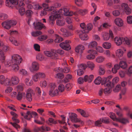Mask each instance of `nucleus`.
Returning a JSON list of instances; mask_svg holds the SVG:
<instances>
[{"label": "nucleus", "mask_w": 132, "mask_h": 132, "mask_svg": "<svg viewBox=\"0 0 132 132\" xmlns=\"http://www.w3.org/2000/svg\"><path fill=\"white\" fill-rule=\"evenodd\" d=\"M116 121L119 122L124 125H125L129 122L128 119L124 117L118 118V119H116Z\"/></svg>", "instance_id": "nucleus-17"}, {"label": "nucleus", "mask_w": 132, "mask_h": 132, "mask_svg": "<svg viewBox=\"0 0 132 132\" xmlns=\"http://www.w3.org/2000/svg\"><path fill=\"white\" fill-rule=\"evenodd\" d=\"M101 35L104 40H107L110 38L108 33L106 32H102L101 34Z\"/></svg>", "instance_id": "nucleus-20"}, {"label": "nucleus", "mask_w": 132, "mask_h": 132, "mask_svg": "<svg viewBox=\"0 0 132 132\" xmlns=\"http://www.w3.org/2000/svg\"><path fill=\"white\" fill-rule=\"evenodd\" d=\"M3 84H4L5 86H10L11 85V81L8 78H6L3 81Z\"/></svg>", "instance_id": "nucleus-33"}, {"label": "nucleus", "mask_w": 132, "mask_h": 132, "mask_svg": "<svg viewBox=\"0 0 132 132\" xmlns=\"http://www.w3.org/2000/svg\"><path fill=\"white\" fill-rule=\"evenodd\" d=\"M105 72L104 67L102 65H100L99 66L98 70V73L100 75H102L104 74Z\"/></svg>", "instance_id": "nucleus-26"}, {"label": "nucleus", "mask_w": 132, "mask_h": 132, "mask_svg": "<svg viewBox=\"0 0 132 132\" xmlns=\"http://www.w3.org/2000/svg\"><path fill=\"white\" fill-rule=\"evenodd\" d=\"M19 12L21 15H23L24 14L25 12V10L24 8L23 7H21L19 9Z\"/></svg>", "instance_id": "nucleus-55"}, {"label": "nucleus", "mask_w": 132, "mask_h": 132, "mask_svg": "<svg viewBox=\"0 0 132 132\" xmlns=\"http://www.w3.org/2000/svg\"><path fill=\"white\" fill-rule=\"evenodd\" d=\"M102 46L103 48L105 49H108L111 48V45L110 43L107 42H105L103 44Z\"/></svg>", "instance_id": "nucleus-32"}, {"label": "nucleus", "mask_w": 132, "mask_h": 132, "mask_svg": "<svg viewBox=\"0 0 132 132\" xmlns=\"http://www.w3.org/2000/svg\"><path fill=\"white\" fill-rule=\"evenodd\" d=\"M23 97L22 93L18 92L16 96V99L18 100H21Z\"/></svg>", "instance_id": "nucleus-44"}, {"label": "nucleus", "mask_w": 132, "mask_h": 132, "mask_svg": "<svg viewBox=\"0 0 132 132\" xmlns=\"http://www.w3.org/2000/svg\"><path fill=\"white\" fill-rule=\"evenodd\" d=\"M11 84L14 85L18 84L19 82V79L18 77L15 76H13L10 80Z\"/></svg>", "instance_id": "nucleus-14"}, {"label": "nucleus", "mask_w": 132, "mask_h": 132, "mask_svg": "<svg viewBox=\"0 0 132 132\" xmlns=\"http://www.w3.org/2000/svg\"><path fill=\"white\" fill-rule=\"evenodd\" d=\"M36 92L37 93V95H41V90L40 88L39 87H37L35 89Z\"/></svg>", "instance_id": "nucleus-62"}, {"label": "nucleus", "mask_w": 132, "mask_h": 132, "mask_svg": "<svg viewBox=\"0 0 132 132\" xmlns=\"http://www.w3.org/2000/svg\"><path fill=\"white\" fill-rule=\"evenodd\" d=\"M126 74L129 76H130L132 74V66H130L129 68L128 71Z\"/></svg>", "instance_id": "nucleus-64"}, {"label": "nucleus", "mask_w": 132, "mask_h": 132, "mask_svg": "<svg viewBox=\"0 0 132 132\" xmlns=\"http://www.w3.org/2000/svg\"><path fill=\"white\" fill-rule=\"evenodd\" d=\"M6 5L9 7H12V5L15 6L18 4L17 0H6Z\"/></svg>", "instance_id": "nucleus-8"}, {"label": "nucleus", "mask_w": 132, "mask_h": 132, "mask_svg": "<svg viewBox=\"0 0 132 132\" xmlns=\"http://www.w3.org/2000/svg\"><path fill=\"white\" fill-rule=\"evenodd\" d=\"M84 79L82 77H80L78 79L77 82L79 84H82L84 83Z\"/></svg>", "instance_id": "nucleus-61"}, {"label": "nucleus", "mask_w": 132, "mask_h": 132, "mask_svg": "<svg viewBox=\"0 0 132 132\" xmlns=\"http://www.w3.org/2000/svg\"><path fill=\"white\" fill-rule=\"evenodd\" d=\"M121 89V87L120 85H117L113 89V91L115 92H117Z\"/></svg>", "instance_id": "nucleus-51"}, {"label": "nucleus", "mask_w": 132, "mask_h": 132, "mask_svg": "<svg viewBox=\"0 0 132 132\" xmlns=\"http://www.w3.org/2000/svg\"><path fill=\"white\" fill-rule=\"evenodd\" d=\"M9 39L10 41L15 46H18L19 45V43L16 40L12 39L11 38H9Z\"/></svg>", "instance_id": "nucleus-40"}, {"label": "nucleus", "mask_w": 132, "mask_h": 132, "mask_svg": "<svg viewBox=\"0 0 132 132\" xmlns=\"http://www.w3.org/2000/svg\"><path fill=\"white\" fill-rule=\"evenodd\" d=\"M123 40V38L118 36H116L115 37L114 40L115 43L117 46H120L122 43Z\"/></svg>", "instance_id": "nucleus-13"}, {"label": "nucleus", "mask_w": 132, "mask_h": 132, "mask_svg": "<svg viewBox=\"0 0 132 132\" xmlns=\"http://www.w3.org/2000/svg\"><path fill=\"white\" fill-rule=\"evenodd\" d=\"M19 73L23 75H27V72L25 69H21L19 70Z\"/></svg>", "instance_id": "nucleus-49"}, {"label": "nucleus", "mask_w": 132, "mask_h": 132, "mask_svg": "<svg viewBox=\"0 0 132 132\" xmlns=\"http://www.w3.org/2000/svg\"><path fill=\"white\" fill-rule=\"evenodd\" d=\"M32 79L35 82L37 81L40 80L38 74L37 73L32 76Z\"/></svg>", "instance_id": "nucleus-39"}, {"label": "nucleus", "mask_w": 132, "mask_h": 132, "mask_svg": "<svg viewBox=\"0 0 132 132\" xmlns=\"http://www.w3.org/2000/svg\"><path fill=\"white\" fill-rule=\"evenodd\" d=\"M23 86L24 85L23 84H21L18 86L17 87V90L19 91H22L23 89Z\"/></svg>", "instance_id": "nucleus-56"}, {"label": "nucleus", "mask_w": 132, "mask_h": 132, "mask_svg": "<svg viewBox=\"0 0 132 132\" xmlns=\"http://www.w3.org/2000/svg\"><path fill=\"white\" fill-rule=\"evenodd\" d=\"M95 56L93 54H89L86 56V58L88 60H92L95 59Z\"/></svg>", "instance_id": "nucleus-43"}, {"label": "nucleus", "mask_w": 132, "mask_h": 132, "mask_svg": "<svg viewBox=\"0 0 132 132\" xmlns=\"http://www.w3.org/2000/svg\"><path fill=\"white\" fill-rule=\"evenodd\" d=\"M5 52L2 50L0 51V60H4L5 59Z\"/></svg>", "instance_id": "nucleus-41"}, {"label": "nucleus", "mask_w": 132, "mask_h": 132, "mask_svg": "<svg viewBox=\"0 0 132 132\" xmlns=\"http://www.w3.org/2000/svg\"><path fill=\"white\" fill-rule=\"evenodd\" d=\"M22 61L21 57L18 54H14L12 56L11 67L14 71L16 72L19 69L18 64L20 63Z\"/></svg>", "instance_id": "nucleus-1"}, {"label": "nucleus", "mask_w": 132, "mask_h": 132, "mask_svg": "<svg viewBox=\"0 0 132 132\" xmlns=\"http://www.w3.org/2000/svg\"><path fill=\"white\" fill-rule=\"evenodd\" d=\"M63 14L66 16H71L73 15H77L76 12H73L72 11L69 12V10L66 8L63 9Z\"/></svg>", "instance_id": "nucleus-11"}, {"label": "nucleus", "mask_w": 132, "mask_h": 132, "mask_svg": "<svg viewBox=\"0 0 132 132\" xmlns=\"http://www.w3.org/2000/svg\"><path fill=\"white\" fill-rule=\"evenodd\" d=\"M29 69L31 72L37 71L39 69V64L37 62H33L31 64V66L30 68Z\"/></svg>", "instance_id": "nucleus-9"}, {"label": "nucleus", "mask_w": 132, "mask_h": 132, "mask_svg": "<svg viewBox=\"0 0 132 132\" xmlns=\"http://www.w3.org/2000/svg\"><path fill=\"white\" fill-rule=\"evenodd\" d=\"M116 53V56L119 58L122 57L123 54V52L122 50L120 49L117 50Z\"/></svg>", "instance_id": "nucleus-25"}, {"label": "nucleus", "mask_w": 132, "mask_h": 132, "mask_svg": "<svg viewBox=\"0 0 132 132\" xmlns=\"http://www.w3.org/2000/svg\"><path fill=\"white\" fill-rule=\"evenodd\" d=\"M55 39L54 42L56 43H59L63 40V38L57 34L55 35Z\"/></svg>", "instance_id": "nucleus-24"}, {"label": "nucleus", "mask_w": 132, "mask_h": 132, "mask_svg": "<svg viewBox=\"0 0 132 132\" xmlns=\"http://www.w3.org/2000/svg\"><path fill=\"white\" fill-rule=\"evenodd\" d=\"M105 58L104 57L102 56H98L96 57L95 59L96 61L99 63H101L105 60Z\"/></svg>", "instance_id": "nucleus-27"}, {"label": "nucleus", "mask_w": 132, "mask_h": 132, "mask_svg": "<svg viewBox=\"0 0 132 132\" xmlns=\"http://www.w3.org/2000/svg\"><path fill=\"white\" fill-rule=\"evenodd\" d=\"M124 41L125 42V43L128 45H130L131 42V40L127 37L123 38V41Z\"/></svg>", "instance_id": "nucleus-37"}, {"label": "nucleus", "mask_w": 132, "mask_h": 132, "mask_svg": "<svg viewBox=\"0 0 132 132\" xmlns=\"http://www.w3.org/2000/svg\"><path fill=\"white\" fill-rule=\"evenodd\" d=\"M84 73V71L81 69H79L77 70V75L79 76L82 75Z\"/></svg>", "instance_id": "nucleus-63"}, {"label": "nucleus", "mask_w": 132, "mask_h": 132, "mask_svg": "<svg viewBox=\"0 0 132 132\" xmlns=\"http://www.w3.org/2000/svg\"><path fill=\"white\" fill-rule=\"evenodd\" d=\"M127 20L128 23L131 24L132 23V16L129 15L127 16Z\"/></svg>", "instance_id": "nucleus-60"}, {"label": "nucleus", "mask_w": 132, "mask_h": 132, "mask_svg": "<svg viewBox=\"0 0 132 132\" xmlns=\"http://www.w3.org/2000/svg\"><path fill=\"white\" fill-rule=\"evenodd\" d=\"M47 38V36L46 35H42L39 37L38 38V39L39 41H43L46 40Z\"/></svg>", "instance_id": "nucleus-46"}, {"label": "nucleus", "mask_w": 132, "mask_h": 132, "mask_svg": "<svg viewBox=\"0 0 132 132\" xmlns=\"http://www.w3.org/2000/svg\"><path fill=\"white\" fill-rule=\"evenodd\" d=\"M65 22L63 18L60 17L58 18L56 20V23L57 25L62 26L65 24Z\"/></svg>", "instance_id": "nucleus-19"}, {"label": "nucleus", "mask_w": 132, "mask_h": 132, "mask_svg": "<svg viewBox=\"0 0 132 132\" xmlns=\"http://www.w3.org/2000/svg\"><path fill=\"white\" fill-rule=\"evenodd\" d=\"M96 50L100 53H103V49L102 47L98 46L96 48Z\"/></svg>", "instance_id": "nucleus-58"}, {"label": "nucleus", "mask_w": 132, "mask_h": 132, "mask_svg": "<svg viewBox=\"0 0 132 132\" xmlns=\"http://www.w3.org/2000/svg\"><path fill=\"white\" fill-rule=\"evenodd\" d=\"M112 14L114 16H119L120 14V11L119 10H115L112 12Z\"/></svg>", "instance_id": "nucleus-48"}, {"label": "nucleus", "mask_w": 132, "mask_h": 132, "mask_svg": "<svg viewBox=\"0 0 132 132\" xmlns=\"http://www.w3.org/2000/svg\"><path fill=\"white\" fill-rule=\"evenodd\" d=\"M87 66L92 70L95 67V65L93 62L90 61H88L87 63Z\"/></svg>", "instance_id": "nucleus-29"}, {"label": "nucleus", "mask_w": 132, "mask_h": 132, "mask_svg": "<svg viewBox=\"0 0 132 132\" xmlns=\"http://www.w3.org/2000/svg\"><path fill=\"white\" fill-rule=\"evenodd\" d=\"M36 58L39 60L42 61L44 59V57L42 54H38Z\"/></svg>", "instance_id": "nucleus-54"}, {"label": "nucleus", "mask_w": 132, "mask_h": 132, "mask_svg": "<svg viewBox=\"0 0 132 132\" xmlns=\"http://www.w3.org/2000/svg\"><path fill=\"white\" fill-rule=\"evenodd\" d=\"M53 50H52L51 51H45L44 52V54L46 56L48 57L53 56L55 57V54L53 53Z\"/></svg>", "instance_id": "nucleus-23"}, {"label": "nucleus", "mask_w": 132, "mask_h": 132, "mask_svg": "<svg viewBox=\"0 0 132 132\" xmlns=\"http://www.w3.org/2000/svg\"><path fill=\"white\" fill-rule=\"evenodd\" d=\"M26 100L29 102H31L32 100V95H34L35 93L32 89L29 88L27 89L26 92Z\"/></svg>", "instance_id": "nucleus-4"}, {"label": "nucleus", "mask_w": 132, "mask_h": 132, "mask_svg": "<svg viewBox=\"0 0 132 132\" xmlns=\"http://www.w3.org/2000/svg\"><path fill=\"white\" fill-rule=\"evenodd\" d=\"M102 122L106 123H109V119L108 117H104L102 118Z\"/></svg>", "instance_id": "nucleus-45"}, {"label": "nucleus", "mask_w": 132, "mask_h": 132, "mask_svg": "<svg viewBox=\"0 0 132 132\" xmlns=\"http://www.w3.org/2000/svg\"><path fill=\"white\" fill-rule=\"evenodd\" d=\"M97 43L95 41H92L90 42L88 45L89 48H94L97 46Z\"/></svg>", "instance_id": "nucleus-28"}, {"label": "nucleus", "mask_w": 132, "mask_h": 132, "mask_svg": "<svg viewBox=\"0 0 132 132\" xmlns=\"http://www.w3.org/2000/svg\"><path fill=\"white\" fill-rule=\"evenodd\" d=\"M61 16L59 15V13H58L57 10L53 11L52 12L51 15L49 16V18L51 20H55L56 19L58 18H60Z\"/></svg>", "instance_id": "nucleus-10"}, {"label": "nucleus", "mask_w": 132, "mask_h": 132, "mask_svg": "<svg viewBox=\"0 0 132 132\" xmlns=\"http://www.w3.org/2000/svg\"><path fill=\"white\" fill-rule=\"evenodd\" d=\"M39 78L40 79H41L44 78L45 76V75L44 73L43 72H38Z\"/></svg>", "instance_id": "nucleus-57"}, {"label": "nucleus", "mask_w": 132, "mask_h": 132, "mask_svg": "<svg viewBox=\"0 0 132 132\" xmlns=\"http://www.w3.org/2000/svg\"><path fill=\"white\" fill-rule=\"evenodd\" d=\"M85 49V47L84 45L79 44L75 48L76 52L80 54L82 53Z\"/></svg>", "instance_id": "nucleus-12"}, {"label": "nucleus", "mask_w": 132, "mask_h": 132, "mask_svg": "<svg viewBox=\"0 0 132 132\" xmlns=\"http://www.w3.org/2000/svg\"><path fill=\"white\" fill-rule=\"evenodd\" d=\"M25 84L28 86H30L32 85L33 83L32 81L30 80L29 78H26L24 80Z\"/></svg>", "instance_id": "nucleus-31"}, {"label": "nucleus", "mask_w": 132, "mask_h": 132, "mask_svg": "<svg viewBox=\"0 0 132 132\" xmlns=\"http://www.w3.org/2000/svg\"><path fill=\"white\" fill-rule=\"evenodd\" d=\"M69 119L72 122L74 123L78 122V120L76 114L74 113H69Z\"/></svg>", "instance_id": "nucleus-7"}, {"label": "nucleus", "mask_w": 132, "mask_h": 132, "mask_svg": "<svg viewBox=\"0 0 132 132\" xmlns=\"http://www.w3.org/2000/svg\"><path fill=\"white\" fill-rule=\"evenodd\" d=\"M114 22L116 25L120 27L122 26L123 24V20L120 18H116L114 20Z\"/></svg>", "instance_id": "nucleus-16"}, {"label": "nucleus", "mask_w": 132, "mask_h": 132, "mask_svg": "<svg viewBox=\"0 0 132 132\" xmlns=\"http://www.w3.org/2000/svg\"><path fill=\"white\" fill-rule=\"evenodd\" d=\"M75 2L76 4L79 6H81L83 4L82 0H75Z\"/></svg>", "instance_id": "nucleus-52"}, {"label": "nucleus", "mask_w": 132, "mask_h": 132, "mask_svg": "<svg viewBox=\"0 0 132 132\" xmlns=\"http://www.w3.org/2000/svg\"><path fill=\"white\" fill-rule=\"evenodd\" d=\"M77 111H78L81 114V115L85 117H87L89 116V114L88 113H86L84 110H81L80 109H77Z\"/></svg>", "instance_id": "nucleus-21"}, {"label": "nucleus", "mask_w": 132, "mask_h": 132, "mask_svg": "<svg viewBox=\"0 0 132 132\" xmlns=\"http://www.w3.org/2000/svg\"><path fill=\"white\" fill-rule=\"evenodd\" d=\"M31 35L34 37H37L42 34V32L40 31H33L31 33Z\"/></svg>", "instance_id": "nucleus-36"}, {"label": "nucleus", "mask_w": 132, "mask_h": 132, "mask_svg": "<svg viewBox=\"0 0 132 132\" xmlns=\"http://www.w3.org/2000/svg\"><path fill=\"white\" fill-rule=\"evenodd\" d=\"M79 13L82 15L86 14L88 12V10L86 9H80L78 11Z\"/></svg>", "instance_id": "nucleus-35"}, {"label": "nucleus", "mask_w": 132, "mask_h": 132, "mask_svg": "<svg viewBox=\"0 0 132 132\" xmlns=\"http://www.w3.org/2000/svg\"><path fill=\"white\" fill-rule=\"evenodd\" d=\"M109 116L113 121H116V119H118V118H116L115 114L113 112H110L109 114Z\"/></svg>", "instance_id": "nucleus-38"}, {"label": "nucleus", "mask_w": 132, "mask_h": 132, "mask_svg": "<svg viewBox=\"0 0 132 132\" xmlns=\"http://www.w3.org/2000/svg\"><path fill=\"white\" fill-rule=\"evenodd\" d=\"M53 53L55 54V57H57L58 56L57 54L62 55L64 53V51L61 48L57 50L53 49Z\"/></svg>", "instance_id": "nucleus-15"}, {"label": "nucleus", "mask_w": 132, "mask_h": 132, "mask_svg": "<svg viewBox=\"0 0 132 132\" xmlns=\"http://www.w3.org/2000/svg\"><path fill=\"white\" fill-rule=\"evenodd\" d=\"M102 79L101 77L98 76L96 78L94 81V83L97 85H99L101 83Z\"/></svg>", "instance_id": "nucleus-34"}, {"label": "nucleus", "mask_w": 132, "mask_h": 132, "mask_svg": "<svg viewBox=\"0 0 132 132\" xmlns=\"http://www.w3.org/2000/svg\"><path fill=\"white\" fill-rule=\"evenodd\" d=\"M79 33V36L81 39L83 40H87L88 38L86 33L87 32V31H77Z\"/></svg>", "instance_id": "nucleus-6"}, {"label": "nucleus", "mask_w": 132, "mask_h": 132, "mask_svg": "<svg viewBox=\"0 0 132 132\" xmlns=\"http://www.w3.org/2000/svg\"><path fill=\"white\" fill-rule=\"evenodd\" d=\"M119 65L121 68L123 69H125L127 66L126 62L123 61H121L120 62Z\"/></svg>", "instance_id": "nucleus-30"}, {"label": "nucleus", "mask_w": 132, "mask_h": 132, "mask_svg": "<svg viewBox=\"0 0 132 132\" xmlns=\"http://www.w3.org/2000/svg\"><path fill=\"white\" fill-rule=\"evenodd\" d=\"M87 52L90 54H93L95 55L97 53V52L95 50L93 49L89 50L87 51Z\"/></svg>", "instance_id": "nucleus-53"}, {"label": "nucleus", "mask_w": 132, "mask_h": 132, "mask_svg": "<svg viewBox=\"0 0 132 132\" xmlns=\"http://www.w3.org/2000/svg\"><path fill=\"white\" fill-rule=\"evenodd\" d=\"M50 90L49 92V95L52 96L57 95L59 94L56 86L54 83H51L50 85Z\"/></svg>", "instance_id": "nucleus-2"}, {"label": "nucleus", "mask_w": 132, "mask_h": 132, "mask_svg": "<svg viewBox=\"0 0 132 132\" xmlns=\"http://www.w3.org/2000/svg\"><path fill=\"white\" fill-rule=\"evenodd\" d=\"M71 43L70 41L69 40H65L64 42L60 43L59 45L62 49L66 50L68 51L71 49V47L69 44Z\"/></svg>", "instance_id": "nucleus-5"}, {"label": "nucleus", "mask_w": 132, "mask_h": 132, "mask_svg": "<svg viewBox=\"0 0 132 132\" xmlns=\"http://www.w3.org/2000/svg\"><path fill=\"white\" fill-rule=\"evenodd\" d=\"M80 26L81 29H82V30H78V31L84 30L87 31V30L86 28V25L84 23H81L80 24Z\"/></svg>", "instance_id": "nucleus-50"}, {"label": "nucleus", "mask_w": 132, "mask_h": 132, "mask_svg": "<svg viewBox=\"0 0 132 132\" xmlns=\"http://www.w3.org/2000/svg\"><path fill=\"white\" fill-rule=\"evenodd\" d=\"M58 88L60 92H62L64 90V86L63 84H60L58 86Z\"/></svg>", "instance_id": "nucleus-42"}, {"label": "nucleus", "mask_w": 132, "mask_h": 132, "mask_svg": "<svg viewBox=\"0 0 132 132\" xmlns=\"http://www.w3.org/2000/svg\"><path fill=\"white\" fill-rule=\"evenodd\" d=\"M33 8L36 10H41L42 9V6L38 4H35Z\"/></svg>", "instance_id": "nucleus-47"}, {"label": "nucleus", "mask_w": 132, "mask_h": 132, "mask_svg": "<svg viewBox=\"0 0 132 132\" xmlns=\"http://www.w3.org/2000/svg\"><path fill=\"white\" fill-rule=\"evenodd\" d=\"M35 27L36 29L40 30L43 28H46V27L44 24L39 22L36 23V24L35 26Z\"/></svg>", "instance_id": "nucleus-18"}, {"label": "nucleus", "mask_w": 132, "mask_h": 132, "mask_svg": "<svg viewBox=\"0 0 132 132\" xmlns=\"http://www.w3.org/2000/svg\"><path fill=\"white\" fill-rule=\"evenodd\" d=\"M16 23V21L10 20L3 22L2 23V25L4 28L9 29L11 28V26H15Z\"/></svg>", "instance_id": "nucleus-3"}, {"label": "nucleus", "mask_w": 132, "mask_h": 132, "mask_svg": "<svg viewBox=\"0 0 132 132\" xmlns=\"http://www.w3.org/2000/svg\"><path fill=\"white\" fill-rule=\"evenodd\" d=\"M113 87H106L104 89V92L105 94L108 95L110 94L112 91V88Z\"/></svg>", "instance_id": "nucleus-22"}, {"label": "nucleus", "mask_w": 132, "mask_h": 132, "mask_svg": "<svg viewBox=\"0 0 132 132\" xmlns=\"http://www.w3.org/2000/svg\"><path fill=\"white\" fill-rule=\"evenodd\" d=\"M47 83L45 81H41L40 83V85L42 87H45L47 86Z\"/></svg>", "instance_id": "nucleus-59"}]
</instances>
